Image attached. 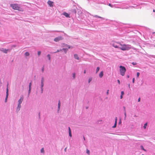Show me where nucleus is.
I'll return each instance as SVG.
<instances>
[{
	"label": "nucleus",
	"instance_id": "nucleus-1",
	"mask_svg": "<svg viewBox=\"0 0 155 155\" xmlns=\"http://www.w3.org/2000/svg\"><path fill=\"white\" fill-rule=\"evenodd\" d=\"M119 48L123 51L128 50L131 48V46L129 45H122L120 44Z\"/></svg>",
	"mask_w": 155,
	"mask_h": 155
},
{
	"label": "nucleus",
	"instance_id": "nucleus-2",
	"mask_svg": "<svg viewBox=\"0 0 155 155\" xmlns=\"http://www.w3.org/2000/svg\"><path fill=\"white\" fill-rule=\"evenodd\" d=\"M11 6L14 10H18L21 12L23 11V9L21 8L18 4H11Z\"/></svg>",
	"mask_w": 155,
	"mask_h": 155
},
{
	"label": "nucleus",
	"instance_id": "nucleus-3",
	"mask_svg": "<svg viewBox=\"0 0 155 155\" xmlns=\"http://www.w3.org/2000/svg\"><path fill=\"white\" fill-rule=\"evenodd\" d=\"M120 74L123 76L124 75L125 72L126 71V69L125 67L123 66H120Z\"/></svg>",
	"mask_w": 155,
	"mask_h": 155
},
{
	"label": "nucleus",
	"instance_id": "nucleus-4",
	"mask_svg": "<svg viewBox=\"0 0 155 155\" xmlns=\"http://www.w3.org/2000/svg\"><path fill=\"white\" fill-rule=\"evenodd\" d=\"M120 45V43L117 42H114L113 44V46L116 48H119V47Z\"/></svg>",
	"mask_w": 155,
	"mask_h": 155
},
{
	"label": "nucleus",
	"instance_id": "nucleus-5",
	"mask_svg": "<svg viewBox=\"0 0 155 155\" xmlns=\"http://www.w3.org/2000/svg\"><path fill=\"white\" fill-rule=\"evenodd\" d=\"M63 38L61 36H59L55 38L54 39V41L55 42H58L59 41L63 39Z\"/></svg>",
	"mask_w": 155,
	"mask_h": 155
},
{
	"label": "nucleus",
	"instance_id": "nucleus-6",
	"mask_svg": "<svg viewBox=\"0 0 155 155\" xmlns=\"http://www.w3.org/2000/svg\"><path fill=\"white\" fill-rule=\"evenodd\" d=\"M6 98H5V102H7V98H8V85H7V87L6 89Z\"/></svg>",
	"mask_w": 155,
	"mask_h": 155
},
{
	"label": "nucleus",
	"instance_id": "nucleus-7",
	"mask_svg": "<svg viewBox=\"0 0 155 155\" xmlns=\"http://www.w3.org/2000/svg\"><path fill=\"white\" fill-rule=\"evenodd\" d=\"M1 50L3 52H4L5 53H7L8 52V49H4V48H2Z\"/></svg>",
	"mask_w": 155,
	"mask_h": 155
},
{
	"label": "nucleus",
	"instance_id": "nucleus-8",
	"mask_svg": "<svg viewBox=\"0 0 155 155\" xmlns=\"http://www.w3.org/2000/svg\"><path fill=\"white\" fill-rule=\"evenodd\" d=\"M48 3L50 7L53 6V5H52V4L53 3V2H52L51 1H48Z\"/></svg>",
	"mask_w": 155,
	"mask_h": 155
},
{
	"label": "nucleus",
	"instance_id": "nucleus-9",
	"mask_svg": "<svg viewBox=\"0 0 155 155\" xmlns=\"http://www.w3.org/2000/svg\"><path fill=\"white\" fill-rule=\"evenodd\" d=\"M23 100V97H21L20 99L18 101V103L21 104Z\"/></svg>",
	"mask_w": 155,
	"mask_h": 155
},
{
	"label": "nucleus",
	"instance_id": "nucleus-10",
	"mask_svg": "<svg viewBox=\"0 0 155 155\" xmlns=\"http://www.w3.org/2000/svg\"><path fill=\"white\" fill-rule=\"evenodd\" d=\"M63 15L67 17H69V15L66 12L63 13Z\"/></svg>",
	"mask_w": 155,
	"mask_h": 155
},
{
	"label": "nucleus",
	"instance_id": "nucleus-11",
	"mask_svg": "<svg viewBox=\"0 0 155 155\" xmlns=\"http://www.w3.org/2000/svg\"><path fill=\"white\" fill-rule=\"evenodd\" d=\"M103 75V71H101L100 72L99 74V76L100 78H101Z\"/></svg>",
	"mask_w": 155,
	"mask_h": 155
},
{
	"label": "nucleus",
	"instance_id": "nucleus-12",
	"mask_svg": "<svg viewBox=\"0 0 155 155\" xmlns=\"http://www.w3.org/2000/svg\"><path fill=\"white\" fill-rule=\"evenodd\" d=\"M21 107V104L18 103V107H17V110H19L20 109Z\"/></svg>",
	"mask_w": 155,
	"mask_h": 155
},
{
	"label": "nucleus",
	"instance_id": "nucleus-13",
	"mask_svg": "<svg viewBox=\"0 0 155 155\" xmlns=\"http://www.w3.org/2000/svg\"><path fill=\"white\" fill-rule=\"evenodd\" d=\"M74 57L75 59H76L77 60L79 59V58L78 57V55L77 54H74Z\"/></svg>",
	"mask_w": 155,
	"mask_h": 155
},
{
	"label": "nucleus",
	"instance_id": "nucleus-14",
	"mask_svg": "<svg viewBox=\"0 0 155 155\" xmlns=\"http://www.w3.org/2000/svg\"><path fill=\"white\" fill-rule=\"evenodd\" d=\"M29 53L28 52H26L25 53V55L26 56H28L29 55Z\"/></svg>",
	"mask_w": 155,
	"mask_h": 155
},
{
	"label": "nucleus",
	"instance_id": "nucleus-15",
	"mask_svg": "<svg viewBox=\"0 0 155 155\" xmlns=\"http://www.w3.org/2000/svg\"><path fill=\"white\" fill-rule=\"evenodd\" d=\"M58 108L59 109H60V105H61V103H60V101H58Z\"/></svg>",
	"mask_w": 155,
	"mask_h": 155
},
{
	"label": "nucleus",
	"instance_id": "nucleus-16",
	"mask_svg": "<svg viewBox=\"0 0 155 155\" xmlns=\"http://www.w3.org/2000/svg\"><path fill=\"white\" fill-rule=\"evenodd\" d=\"M62 50H64V52H65V53H66L67 51L68 50V49H66V48H63L62 49Z\"/></svg>",
	"mask_w": 155,
	"mask_h": 155
},
{
	"label": "nucleus",
	"instance_id": "nucleus-17",
	"mask_svg": "<svg viewBox=\"0 0 155 155\" xmlns=\"http://www.w3.org/2000/svg\"><path fill=\"white\" fill-rule=\"evenodd\" d=\"M43 86H44V83H41V89L42 91H43Z\"/></svg>",
	"mask_w": 155,
	"mask_h": 155
},
{
	"label": "nucleus",
	"instance_id": "nucleus-18",
	"mask_svg": "<svg viewBox=\"0 0 155 155\" xmlns=\"http://www.w3.org/2000/svg\"><path fill=\"white\" fill-rule=\"evenodd\" d=\"M100 69V68L99 67H97V68L96 70V73H97V72L99 71V70Z\"/></svg>",
	"mask_w": 155,
	"mask_h": 155
},
{
	"label": "nucleus",
	"instance_id": "nucleus-19",
	"mask_svg": "<svg viewBox=\"0 0 155 155\" xmlns=\"http://www.w3.org/2000/svg\"><path fill=\"white\" fill-rule=\"evenodd\" d=\"M147 125V123H146L144 125V126H143V128L144 129H146V126Z\"/></svg>",
	"mask_w": 155,
	"mask_h": 155
},
{
	"label": "nucleus",
	"instance_id": "nucleus-20",
	"mask_svg": "<svg viewBox=\"0 0 155 155\" xmlns=\"http://www.w3.org/2000/svg\"><path fill=\"white\" fill-rule=\"evenodd\" d=\"M47 57H48V58L49 60H50V59H51V57H50V55L48 54V55H47Z\"/></svg>",
	"mask_w": 155,
	"mask_h": 155
},
{
	"label": "nucleus",
	"instance_id": "nucleus-21",
	"mask_svg": "<svg viewBox=\"0 0 155 155\" xmlns=\"http://www.w3.org/2000/svg\"><path fill=\"white\" fill-rule=\"evenodd\" d=\"M73 77L74 79L75 78V73H73Z\"/></svg>",
	"mask_w": 155,
	"mask_h": 155
},
{
	"label": "nucleus",
	"instance_id": "nucleus-22",
	"mask_svg": "<svg viewBox=\"0 0 155 155\" xmlns=\"http://www.w3.org/2000/svg\"><path fill=\"white\" fill-rule=\"evenodd\" d=\"M140 147H141V149L142 150H144L145 151H146V150L144 149V148H143V146H141Z\"/></svg>",
	"mask_w": 155,
	"mask_h": 155
},
{
	"label": "nucleus",
	"instance_id": "nucleus-23",
	"mask_svg": "<svg viewBox=\"0 0 155 155\" xmlns=\"http://www.w3.org/2000/svg\"><path fill=\"white\" fill-rule=\"evenodd\" d=\"M117 124V123H115L114 126H113V128L115 127H116Z\"/></svg>",
	"mask_w": 155,
	"mask_h": 155
},
{
	"label": "nucleus",
	"instance_id": "nucleus-24",
	"mask_svg": "<svg viewBox=\"0 0 155 155\" xmlns=\"http://www.w3.org/2000/svg\"><path fill=\"white\" fill-rule=\"evenodd\" d=\"M41 52L40 51H38V56H40L41 54Z\"/></svg>",
	"mask_w": 155,
	"mask_h": 155
},
{
	"label": "nucleus",
	"instance_id": "nucleus-25",
	"mask_svg": "<svg viewBox=\"0 0 155 155\" xmlns=\"http://www.w3.org/2000/svg\"><path fill=\"white\" fill-rule=\"evenodd\" d=\"M41 153H44V150L43 148H42L41 150Z\"/></svg>",
	"mask_w": 155,
	"mask_h": 155
},
{
	"label": "nucleus",
	"instance_id": "nucleus-26",
	"mask_svg": "<svg viewBox=\"0 0 155 155\" xmlns=\"http://www.w3.org/2000/svg\"><path fill=\"white\" fill-rule=\"evenodd\" d=\"M44 79L43 78H42V79L41 80V83H44Z\"/></svg>",
	"mask_w": 155,
	"mask_h": 155
},
{
	"label": "nucleus",
	"instance_id": "nucleus-27",
	"mask_svg": "<svg viewBox=\"0 0 155 155\" xmlns=\"http://www.w3.org/2000/svg\"><path fill=\"white\" fill-rule=\"evenodd\" d=\"M86 152L88 154H90V151L89 150H87V151H86Z\"/></svg>",
	"mask_w": 155,
	"mask_h": 155
},
{
	"label": "nucleus",
	"instance_id": "nucleus-28",
	"mask_svg": "<svg viewBox=\"0 0 155 155\" xmlns=\"http://www.w3.org/2000/svg\"><path fill=\"white\" fill-rule=\"evenodd\" d=\"M62 49H60V50H58L57 51L55 52H54V53H56V52H59L60 51H62Z\"/></svg>",
	"mask_w": 155,
	"mask_h": 155
},
{
	"label": "nucleus",
	"instance_id": "nucleus-29",
	"mask_svg": "<svg viewBox=\"0 0 155 155\" xmlns=\"http://www.w3.org/2000/svg\"><path fill=\"white\" fill-rule=\"evenodd\" d=\"M137 77L138 78L140 75V73L139 72H137Z\"/></svg>",
	"mask_w": 155,
	"mask_h": 155
},
{
	"label": "nucleus",
	"instance_id": "nucleus-30",
	"mask_svg": "<svg viewBox=\"0 0 155 155\" xmlns=\"http://www.w3.org/2000/svg\"><path fill=\"white\" fill-rule=\"evenodd\" d=\"M31 82L29 83V88H31Z\"/></svg>",
	"mask_w": 155,
	"mask_h": 155
},
{
	"label": "nucleus",
	"instance_id": "nucleus-31",
	"mask_svg": "<svg viewBox=\"0 0 155 155\" xmlns=\"http://www.w3.org/2000/svg\"><path fill=\"white\" fill-rule=\"evenodd\" d=\"M117 117H116L115 118V123H117Z\"/></svg>",
	"mask_w": 155,
	"mask_h": 155
},
{
	"label": "nucleus",
	"instance_id": "nucleus-32",
	"mask_svg": "<svg viewBox=\"0 0 155 155\" xmlns=\"http://www.w3.org/2000/svg\"><path fill=\"white\" fill-rule=\"evenodd\" d=\"M69 136L71 137L72 136V135H71V132H69Z\"/></svg>",
	"mask_w": 155,
	"mask_h": 155
},
{
	"label": "nucleus",
	"instance_id": "nucleus-33",
	"mask_svg": "<svg viewBox=\"0 0 155 155\" xmlns=\"http://www.w3.org/2000/svg\"><path fill=\"white\" fill-rule=\"evenodd\" d=\"M68 132H71V130L70 127H68Z\"/></svg>",
	"mask_w": 155,
	"mask_h": 155
},
{
	"label": "nucleus",
	"instance_id": "nucleus-34",
	"mask_svg": "<svg viewBox=\"0 0 155 155\" xmlns=\"http://www.w3.org/2000/svg\"><path fill=\"white\" fill-rule=\"evenodd\" d=\"M124 115H125V118L126 117V111L124 112Z\"/></svg>",
	"mask_w": 155,
	"mask_h": 155
},
{
	"label": "nucleus",
	"instance_id": "nucleus-35",
	"mask_svg": "<svg viewBox=\"0 0 155 155\" xmlns=\"http://www.w3.org/2000/svg\"><path fill=\"white\" fill-rule=\"evenodd\" d=\"M132 64L133 65H136L137 64V63L136 62H133L132 63Z\"/></svg>",
	"mask_w": 155,
	"mask_h": 155
},
{
	"label": "nucleus",
	"instance_id": "nucleus-36",
	"mask_svg": "<svg viewBox=\"0 0 155 155\" xmlns=\"http://www.w3.org/2000/svg\"><path fill=\"white\" fill-rule=\"evenodd\" d=\"M124 94V92L123 91H121V95H123Z\"/></svg>",
	"mask_w": 155,
	"mask_h": 155
},
{
	"label": "nucleus",
	"instance_id": "nucleus-37",
	"mask_svg": "<svg viewBox=\"0 0 155 155\" xmlns=\"http://www.w3.org/2000/svg\"><path fill=\"white\" fill-rule=\"evenodd\" d=\"M117 81L118 84H120V81L119 80H118Z\"/></svg>",
	"mask_w": 155,
	"mask_h": 155
},
{
	"label": "nucleus",
	"instance_id": "nucleus-38",
	"mask_svg": "<svg viewBox=\"0 0 155 155\" xmlns=\"http://www.w3.org/2000/svg\"><path fill=\"white\" fill-rule=\"evenodd\" d=\"M123 108H124V111H126V109H125V107H123Z\"/></svg>",
	"mask_w": 155,
	"mask_h": 155
},
{
	"label": "nucleus",
	"instance_id": "nucleus-39",
	"mask_svg": "<svg viewBox=\"0 0 155 155\" xmlns=\"http://www.w3.org/2000/svg\"><path fill=\"white\" fill-rule=\"evenodd\" d=\"M31 90V88H29V91H28L29 93L30 92Z\"/></svg>",
	"mask_w": 155,
	"mask_h": 155
},
{
	"label": "nucleus",
	"instance_id": "nucleus-40",
	"mask_svg": "<svg viewBox=\"0 0 155 155\" xmlns=\"http://www.w3.org/2000/svg\"><path fill=\"white\" fill-rule=\"evenodd\" d=\"M44 71V67H43L42 69V72H43Z\"/></svg>",
	"mask_w": 155,
	"mask_h": 155
},
{
	"label": "nucleus",
	"instance_id": "nucleus-41",
	"mask_svg": "<svg viewBox=\"0 0 155 155\" xmlns=\"http://www.w3.org/2000/svg\"><path fill=\"white\" fill-rule=\"evenodd\" d=\"M140 97H139L138 99V102H140Z\"/></svg>",
	"mask_w": 155,
	"mask_h": 155
},
{
	"label": "nucleus",
	"instance_id": "nucleus-42",
	"mask_svg": "<svg viewBox=\"0 0 155 155\" xmlns=\"http://www.w3.org/2000/svg\"><path fill=\"white\" fill-rule=\"evenodd\" d=\"M108 92H109V90H107V95H108V93H109Z\"/></svg>",
	"mask_w": 155,
	"mask_h": 155
},
{
	"label": "nucleus",
	"instance_id": "nucleus-43",
	"mask_svg": "<svg viewBox=\"0 0 155 155\" xmlns=\"http://www.w3.org/2000/svg\"><path fill=\"white\" fill-rule=\"evenodd\" d=\"M109 6H110L111 7H112V5H111L110 4H109L108 5Z\"/></svg>",
	"mask_w": 155,
	"mask_h": 155
},
{
	"label": "nucleus",
	"instance_id": "nucleus-44",
	"mask_svg": "<svg viewBox=\"0 0 155 155\" xmlns=\"http://www.w3.org/2000/svg\"><path fill=\"white\" fill-rule=\"evenodd\" d=\"M123 96V95H121L120 96V99H122V98Z\"/></svg>",
	"mask_w": 155,
	"mask_h": 155
},
{
	"label": "nucleus",
	"instance_id": "nucleus-45",
	"mask_svg": "<svg viewBox=\"0 0 155 155\" xmlns=\"http://www.w3.org/2000/svg\"><path fill=\"white\" fill-rule=\"evenodd\" d=\"M134 78H133V79L132 82L134 83Z\"/></svg>",
	"mask_w": 155,
	"mask_h": 155
},
{
	"label": "nucleus",
	"instance_id": "nucleus-46",
	"mask_svg": "<svg viewBox=\"0 0 155 155\" xmlns=\"http://www.w3.org/2000/svg\"><path fill=\"white\" fill-rule=\"evenodd\" d=\"M68 48H71V47L69 45H68Z\"/></svg>",
	"mask_w": 155,
	"mask_h": 155
},
{
	"label": "nucleus",
	"instance_id": "nucleus-47",
	"mask_svg": "<svg viewBox=\"0 0 155 155\" xmlns=\"http://www.w3.org/2000/svg\"><path fill=\"white\" fill-rule=\"evenodd\" d=\"M86 71L85 70H84V74H85V73H86Z\"/></svg>",
	"mask_w": 155,
	"mask_h": 155
},
{
	"label": "nucleus",
	"instance_id": "nucleus-48",
	"mask_svg": "<svg viewBox=\"0 0 155 155\" xmlns=\"http://www.w3.org/2000/svg\"><path fill=\"white\" fill-rule=\"evenodd\" d=\"M96 17H98V18H101V17H98V16H97V15H96L95 16Z\"/></svg>",
	"mask_w": 155,
	"mask_h": 155
},
{
	"label": "nucleus",
	"instance_id": "nucleus-49",
	"mask_svg": "<svg viewBox=\"0 0 155 155\" xmlns=\"http://www.w3.org/2000/svg\"><path fill=\"white\" fill-rule=\"evenodd\" d=\"M91 81V80L89 79V83Z\"/></svg>",
	"mask_w": 155,
	"mask_h": 155
},
{
	"label": "nucleus",
	"instance_id": "nucleus-50",
	"mask_svg": "<svg viewBox=\"0 0 155 155\" xmlns=\"http://www.w3.org/2000/svg\"><path fill=\"white\" fill-rule=\"evenodd\" d=\"M153 11L154 12H155V10L154 9L153 10Z\"/></svg>",
	"mask_w": 155,
	"mask_h": 155
},
{
	"label": "nucleus",
	"instance_id": "nucleus-51",
	"mask_svg": "<svg viewBox=\"0 0 155 155\" xmlns=\"http://www.w3.org/2000/svg\"><path fill=\"white\" fill-rule=\"evenodd\" d=\"M66 148H65L64 149V150H65V151H66Z\"/></svg>",
	"mask_w": 155,
	"mask_h": 155
},
{
	"label": "nucleus",
	"instance_id": "nucleus-52",
	"mask_svg": "<svg viewBox=\"0 0 155 155\" xmlns=\"http://www.w3.org/2000/svg\"><path fill=\"white\" fill-rule=\"evenodd\" d=\"M127 77L128 78H129V76L128 75Z\"/></svg>",
	"mask_w": 155,
	"mask_h": 155
},
{
	"label": "nucleus",
	"instance_id": "nucleus-53",
	"mask_svg": "<svg viewBox=\"0 0 155 155\" xmlns=\"http://www.w3.org/2000/svg\"><path fill=\"white\" fill-rule=\"evenodd\" d=\"M84 140H85V139L84 137Z\"/></svg>",
	"mask_w": 155,
	"mask_h": 155
},
{
	"label": "nucleus",
	"instance_id": "nucleus-54",
	"mask_svg": "<svg viewBox=\"0 0 155 155\" xmlns=\"http://www.w3.org/2000/svg\"><path fill=\"white\" fill-rule=\"evenodd\" d=\"M155 32H153V34H154Z\"/></svg>",
	"mask_w": 155,
	"mask_h": 155
},
{
	"label": "nucleus",
	"instance_id": "nucleus-55",
	"mask_svg": "<svg viewBox=\"0 0 155 155\" xmlns=\"http://www.w3.org/2000/svg\"><path fill=\"white\" fill-rule=\"evenodd\" d=\"M142 155H144V154H142Z\"/></svg>",
	"mask_w": 155,
	"mask_h": 155
}]
</instances>
